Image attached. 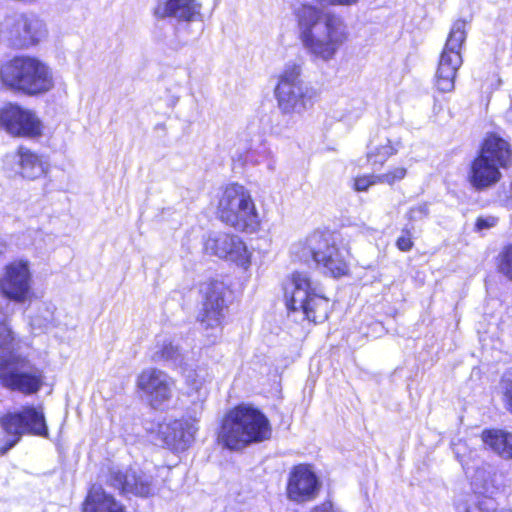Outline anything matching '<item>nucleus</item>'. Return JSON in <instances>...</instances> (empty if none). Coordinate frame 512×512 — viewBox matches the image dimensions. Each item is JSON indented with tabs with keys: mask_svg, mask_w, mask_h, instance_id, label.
Listing matches in <instances>:
<instances>
[{
	"mask_svg": "<svg viewBox=\"0 0 512 512\" xmlns=\"http://www.w3.org/2000/svg\"><path fill=\"white\" fill-rule=\"evenodd\" d=\"M298 38L314 58L329 61L350 40V32L343 18L316 5L303 3L294 11Z\"/></svg>",
	"mask_w": 512,
	"mask_h": 512,
	"instance_id": "1",
	"label": "nucleus"
},
{
	"mask_svg": "<svg viewBox=\"0 0 512 512\" xmlns=\"http://www.w3.org/2000/svg\"><path fill=\"white\" fill-rule=\"evenodd\" d=\"M511 168L512 144L497 132H487L468 165L466 181L475 192H485L502 180L503 170Z\"/></svg>",
	"mask_w": 512,
	"mask_h": 512,
	"instance_id": "2",
	"label": "nucleus"
},
{
	"mask_svg": "<svg viewBox=\"0 0 512 512\" xmlns=\"http://www.w3.org/2000/svg\"><path fill=\"white\" fill-rule=\"evenodd\" d=\"M54 86L52 69L36 56L18 54L0 63V90L38 97L49 93Z\"/></svg>",
	"mask_w": 512,
	"mask_h": 512,
	"instance_id": "3",
	"label": "nucleus"
},
{
	"mask_svg": "<svg viewBox=\"0 0 512 512\" xmlns=\"http://www.w3.org/2000/svg\"><path fill=\"white\" fill-rule=\"evenodd\" d=\"M271 435L267 416L259 408L246 403L229 408L217 429V441L224 448H244L269 440Z\"/></svg>",
	"mask_w": 512,
	"mask_h": 512,
	"instance_id": "4",
	"label": "nucleus"
},
{
	"mask_svg": "<svg viewBox=\"0 0 512 512\" xmlns=\"http://www.w3.org/2000/svg\"><path fill=\"white\" fill-rule=\"evenodd\" d=\"M338 233L328 227L316 228L297 243L299 260H311L332 278L350 275V249L341 246Z\"/></svg>",
	"mask_w": 512,
	"mask_h": 512,
	"instance_id": "5",
	"label": "nucleus"
},
{
	"mask_svg": "<svg viewBox=\"0 0 512 512\" xmlns=\"http://www.w3.org/2000/svg\"><path fill=\"white\" fill-rule=\"evenodd\" d=\"M216 218L228 227L242 233H256L261 220L250 191L238 182L224 185L217 199Z\"/></svg>",
	"mask_w": 512,
	"mask_h": 512,
	"instance_id": "6",
	"label": "nucleus"
},
{
	"mask_svg": "<svg viewBox=\"0 0 512 512\" xmlns=\"http://www.w3.org/2000/svg\"><path fill=\"white\" fill-rule=\"evenodd\" d=\"M293 288H284V302L288 314L301 311L304 319L314 325L324 323L333 311L330 298L318 293L311 277L302 271H294L288 277Z\"/></svg>",
	"mask_w": 512,
	"mask_h": 512,
	"instance_id": "7",
	"label": "nucleus"
},
{
	"mask_svg": "<svg viewBox=\"0 0 512 512\" xmlns=\"http://www.w3.org/2000/svg\"><path fill=\"white\" fill-rule=\"evenodd\" d=\"M301 65H287L278 76L274 95L283 114H301L311 108L317 93L303 86Z\"/></svg>",
	"mask_w": 512,
	"mask_h": 512,
	"instance_id": "8",
	"label": "nucleus"
},
{
	"mask_svg": "<svg viewBox=\"0 0 512 512\" xmlns=\"http://www.w3.org/2000/svg\"><path fill=\"white\" fill-rule=\"evenodd\" d=\"M466 37V22L462 19L456 20L440 53L435 74L434 85L440 92H451L455 87L457 72L463 63L461 50Z\"/></svg>",
	"mask_w": 512,
	"mask_h": 512,
	"instance_id": "9",
	"label": "nucleus"
},
{
	"mask_svg": "<svg viewBox=\"0 0 512 512\" xmlns=\"http://www.w3.org/2000/svg\"><path fill=\"white\" fill-rule=\"evenodd\" d=\"M0 384L10 391L32 395L44 385V375L26 356L11 354L0 360Z\"/></svg>",
	"mask_w": 512,
	"mask_h": 512,
	"instance_id": "10",
	"label": "nucleus"
},
{
	"mask_svg": "<svg viewBox=\"0 0 512 512\" xmlns=\"http://www.w3.org/2000/svg\"><path fill=\"white\" fill-rule=\"evenodd\" d=\"M475 452L476 450H460L456 457L470 478L474 493L493 498L504 487V476L490 464L481 462Z\"/></svg>",
	"mask_w": 512,
	"mask_h": 512,
	"instance_id": "11",
	"label": "nucleus"
},
{
	"mask_svg": "<svg viewBox=\"0 0 512 512\" xmlns=\"http://www.w3.org/2000/svg\"><path fill=\"white\" fill-rule=\"evenodd\" d=\"M0 129L14 138L38 139L44 134V124L37 113L12 101L0 107Z\"/></svg>",
	"mask_w": 512,
	"mask_h": 512,
	"instance_id": "12",
	"label": "nucleus"
},
{
	"mask_svg": "<svg viewBox=\"0 0 512 512\" xmlns=\"http://www.w3.org/2000/svg\"><path fill=\"white\" fill-rule=\"evenodd\" d=\"M229 287L221 280L209 279L200 285L202 295V308L198 321L205 329L222 328L225 313L228 310L226 294Z\"/></svg>",
	"mask_w": 512,
	"mask_h": 512,
	"instance_id": "13",
	"label": "nucleus"
},
{
	"mask_svg": "<svg viewBox=\"0 0 512 512\" xmlns=\"http://www.w3.org/2000/svg\"><path fill=\"white\" fill-rule=\"evenodd\" d=\"M0 294L16 303H24L34 298L28 260L16 259L4 266L3 275L0 277Z\"/></svg>",
	"mask_w": 512,
	"mask_h": 512,
	"instance_id": "14",
	"label": "nucleus"
},
{
	"mask_svg": "<svg viewBox=\"0 0 512 512\" xmlns=\"http://www.w3.org/2000/svg\"><path fill=\"white\" fill-rule=\"evenodd\" d=\"M136 388L147 399L152 409H160L173 398L176 380L156 367L141 370L136 377Z\"/></svg>",
	"mask_w": 512,
	"mask_h": 512,
	"instance_id": "15",
	"label": "nucleus"
},
{
	"mask_svg": "<svg viewBox=\"0 0 512 512\" xmlns=\"http://www.w3.org/2000/svg\"><path fill=\"white\" fill-rule=\"evenodd\" d=\"M44 32L42 21L26 14L7 20L0 29L8 46L14 50H24L37 45Z\"/></svg>",
	"mask_w": 512,
	"mask_h": 512,
	"instance_id": "16",
	"label": "nucleus"
},
{
	"mask_svg": "<svg viewBox=\"0 0 512 512\" xmlns=\"http://www.w3.org/2000/svg\"><path fill=\"white\" fill-rule=\"evenodd\" d=\"M109 484L123 493L147 497L153 493L152 476L135 469L125 473L118 467L109 468Z\"/></svg>",
	"mask_w": 512,
	"mask_h": 512,
	"instance_id": "17",
	"label": "nucleus"
},
{
	"mask_svg": "<svg viewBox=\"0 0 512 512\" xmlns=\"http://www.w3.org/2000/svg\"><path fill=\"white\" fill-rule=\"evenodd\" d=\"M197 428L185 419H173L161 422L157 426V438L168 448H189L194 440Z\"/></svg>",
	"mask_w": 512,
	"mask_h": 512,
	"instance_id": "18",
	"label": "nucleus"
},
{
	"mask_svg": "<svg viewBox=\"0 0 512 512\" xmlns=\"http://www.w3.org/2000/svg\"><path fill=\"white\" fill-rule=\"evenodd\" d=\"M320 484L313 471L308 466L299 465L291 472L287 495L292 501L303 503L314 499Z\"/></svg>",
	"mask_w": 512,
	"mask_h": 512,
	"instance_id": "19",
	"label": "nucleus"
},
{
	"mask_svg": "<svg viewBox=\"0 0 512 512\" xmlns=\"http://www.w3.org/2000/svg\"><path fill=\"white\" fill-rule=\"evenodd\" d=\"M9 157H13L19 174L25 179L37 180L45 177L49 172L47 158L24 144L18 145L11 155L5 156L6 159Z\"/></svg>",
	"mask_w": 512,
	"mask_h": 512,
	"instance_id": "20",
	"label": "nucleus"
},
{
	"mask_svg": "<svg viewBox=\"0 0 512 512\" xmlns=\"http://www.w3.org/2000/svg\"><path fill=\"white\" fill-rule=\"evenodd\" d=\"M203 251L207 255L220 259L239 260L247 256V247L243 240L232 233L209 235L203 242Z\"/></svg>",
	"mask_w": 512,
	"mask_h": 512,
	"instance_id": "21",
	"label": "nucleus"
},
{
	"mask_svg": "<svg viewBox=\"0 0 512 512\" xmlns=\"http://www.w3.org/2000/svg\"><path fill=\"white\" fill-rule=\"evenodd\" d=\"M201 3L197 0H165L153 9L158 19L175 18L181 22H191L200 16Z\"/></svg>",
	"mask_w": 512,
	"mask_h": 512,
	"instance_id": "22",
	"label": "nucleus"
},
{
	"mask_svg": "<svg viewBox=\"0 0 512 512\" xmlns=\"http://www.w3.org/2000/svg\"><path fill=\"white\" fill-rule=\"evenodd\" d=\"M408 174V169L404 164H398L390 167L379 174H359L352 178L351 187L356 192H366L370 187L377 184H386L390 187L403 181Z\"/></svg>",
	"mask_w": 512,
	"mask_h": 512,
	"instance_id": "23",
	"label": "nucleus"
},
{
	"mask_svg": "<svg viewBox=\"0 0 512 512\" xmlns=\"http://www.w3.org/2000/svg\"><path fill=\"white\" fill-rule=\"evenodd\" d=\"M402 146L401 138L387 137L385 143H378L369 148L365 154L366 162L372 169L379 170L384 167L390 157L398 153Z\"/></svg>",
	"mask_w": 512,
	"mask_h": 512,
	"instance_id": "24",
	"label": "nucleus"
},
{
	"mask_svg": "<svg viewBox=\"0 0 512 512\" xmlns=\"http://www.w3.org/2000/svg\"><path fill=\"white\" fill-rule=\"evenodd\" d=\"M21 415L20 411L7 412L0 415V428L3 440L2 448H12L25 434Z\"/></svg>",
	"mask_w": 512,
	"mask_h": 512,
	"instance_id": "25",
	"label": "nucleus"
},
{
	"mask_svg": "<svg viewBox=\"0 0 512 512\" xmlns=\"http://www.w3.org/2000/svg\"><path fill=\"white\" fill-rule=\"evenodd\" d=\"M83 512H124V509L102 487L93 486L83 504Z\"/></svg>",
	"mask_w": 512,
	"mask_h": 512,
	"instance_id": "26",
	"label": "nucleus"
},
{
	"mask_svg": "<svg viewBox=\"0 0 512 512\" xmlns=\"http://www.w3.org/2000/svg\"><path fill=\"white\" fill-rule=\"evenodd\" d=\"M24 423L25 434H33L46 437L48 429L45 423L44 414L34 407H24L21 411Z\"/></svg>",
	"mask_w": 512,
	"mask_h": 512,
	"instance_id": "27",
	"label": "nucleus"
},
{
	"mask_svg": "<svg viewBox=\"0 0 512 512\" xmlns=\"http://www.w3.org/2000/svg\"><path fill=\"white\" fill-rule=\"evenodd\" d=\"M496 510L497 503L494 498L477 494L457 504V512H496Z\"/></svg>",
	"mask_w": 512,
	"mask_h": 512,
	"instance_id": "28",
	"label": "nucleus"
},
{
	"mask_svg": "<svg viewBox=\"0 0 512 512\" xmlns=\"http://www.w3.org/2000/svg\"><path fill=\"white\" fill-rule=\"evenodd\" d=\"M482 442L489 448H512V432L486 428L481 432Z\"/></svg>",
	"mask_w": 512,
	"mask_h": 512,
	"instance_id": "29",
	"label": "nucleus"
},
{
	"mask_svg": "<svg viewBox=\"0 0 512 512\" xmlns=\"http://www.w3.org/2000/svg\"><path fill=\"white\" fill-rule=\"evenodd\" d=\"M496 272L512 282V242L504 244L494 258Z\"/></svg>",
	"mask_w": 512,
	"mask_h": 512,
	"instance_id": "30",
	"label": "nucleus"
},
{
	"mask_svg": "<svg viewBox=\"0 0 512 512\" xmlns=\"http://www.w3.org/2000/svg\"><path fill=\"white\" fill-rule=\"evenodd\" d=\"M18 343L7 318L0 319V350L13 348Z\"/></svg>",
	"mask_w": 512,
	"mask_h": 512,
	"instance_id": "31",
	"label": "nucleus"
},
{
	"mask_svg": "<svg viewBox=\"0 0 512 512\" xmlns=\"http://www.w3.org/2000/svg\"><path fill=\"white\" fill-rule=\"evenodd\" d=\"M502 402L505 409L512 415V372H506L500 379Z\"/></svg>",
	"mask_w": 512,
	"mask_h": 512,
	"instance_id": "32",
	"label": "nucleus"
},
{
	"mask_svg": "<svg viewBox=\"0 0 512 512\" xmlns=\"http://www.w3.org/2000/svg\"><path fill=\"white\" fill-rule=\"evenodd\" d=\"M499 223V218L494 215H479L476 217L473 230L478 234L495 228Z\"/></svg>",
	"mask_w": 512,
	"mask_h": 512,
	"instance_id": "33",
	"label": "nucleus"
},
{
	"mask_svg": "<svg viewBox=\"0 0 512 512\" xmlns=\"http://www.w3.org/2000/svg\"><path fill=\"white\" fill-rule=\"evenodd\" d=\"M396 248L401 252H408L414 247V241L411 229L404 227L401 230V235L395 241Z\"/></svg>",
	"mask_w": 512,
	"mask_h": 512,
	"instance_id": "34",
	"label": "nucleus"
},
{
	"mask_svg": "<svg viewBox=\"0 0 512 512\" xmlns=\"http://www.w3.org/2000/svg\"><path fill=\"white\" fill-rule=\"evenodd\" d=\"M428 216V208L425 204L410 207L406 213V218L410 222H415Z\"/></svg>",
	"mask_w": 512,
	"mask_h": 512,
	"instance_id": "35",
	"label": "nucleus"
},
{
	"mask_svg": "<svg viewBox=\"0 0 512 512\" xmlns=\"http://www.w3.org/2000/svg\"><path fill=\"white\" fill-rule=\"evenodd\" d=\"M499 195L502 206L512 209V180L507 186L502 187Z\"/></svg>",
	"mask_w": 512,
	"mask_h": 512,
	"instance_id": "36",
	"label": "nucleus"
},
{
	"mask_svg": "<svg viewBox=\"0 0 512 512\" xmlns=\"http://www.w3.org/2000/svg\"><path fill=\"white\" fill-rule=\"evenodd\" d=\"M178 353L177 347L173 346L171 343L164 344L161 349L158 351V356L162 360H170L174 359Z\"/></svg>",
	"mask_w": 512,
	"mask_h": 512,
	"instance_id": "37",
	"label": "nucleus"
},
{
	"mask_svg": "<svg viewBox=\"0 0 512 512\" xmlns=\"http://www.w3.org/2000/svg\"><path fill=\"white\" fill-rule=\"evenodd\" d=\"M319 3H324L328 6H342L348 7L358 4L359 0H316Z\"/></svg>",
	"mask_w": 512,
	"mask_h": 512,
	"instance_id": "38",
	"label": "nucleus"
},
{
	"mask_svg": "<svg viewBox=\"0 0 512 512\" xmlns=\"http://www.w3.org/2000/svg\"><path fill=\"white\" fill-rule=\"evenodd\" d=\"M311 512H340L330 501H326L312 509Z\"/></svg>",
	"mask_w": 512,
	"mask_h": 512,
	"instance_id": "39",
	"label": "nucleus"
},
{
	"mask_svg": "<svg viewBox=\"0 0 512 512\" xmlns=\"http://www.w3.org/2000/svg\"><path fill=\"white\" fill-rule=\"evenodd\" d=\"M8 249V243L6 240L0 237V257H2Z\"/></svg>",
	"mask_w": 512,
	"mask_h": 512,
	"instance_id": "40",
	"label": "nucleus"
},
{
	"mask_svg": "<svg viewBox=\"0 0 512 512\" xmlns=\"http://www.w3.org/2000/svg\"><path fill=\"white\" fill-rule=\"evenodd\" d=\"M498 454L503 459H512V450H497Z\"/></svg>",
	"mask_w": 512,
	"mask_h": 512,
	"instance_id": "41",
	"label": "nucleus"
},
{
	"mask_svg": "<svg viewBox=\"0 0 512 512\" xmlns=\"http://www.w3.org/2000/svg\"><path fill=\"white\" fill-rule=\"evenodd\" d=\"M1 451H2L1 455H4V453H5L7 450H6V449H3V450H1Z\"/></svg>",
	"mask_w": 512,
	"mask_h": 512,
	"instance_id": "42",
	"label": "nucleus"
}]
</instances>
